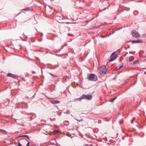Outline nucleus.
<instances>
[{
    "label": "nucleus",
    "mask_w": 146,
    "mask_h": 146,
    "mask_svg": "<svg viewBox=\"0 0 146 146\" xmlns=\"http://www.w3.org/2000/svg\"><path fill=\"white\" fill-rule=\"evenodd\" d=\"M92 95L83 94L80 97L75 100H79V101H80L81 100L83 99H86L88 100H92Z\"/></svg>",
    "instance_id": "f257e3e1"
},
{
    "label": "nucleus",
    "mask_w": 146,
    "mask_h": 146,
    "mask_svg": "<svg viewBox=\"0 0 146 146\" xmlns=\"http://www.w3.org/2000/svg\"><path fill=\"white\" fill-rule=\"evenodd\" d=\"M97 78V76L94 74H90L88 77V79L89 80L92 81H96Z\"/></svg>",
    "instance_id": "f03ea898"
},
{
    "label": "nucleus",
    "mask_w": 146,
    "mask_h": 146,
    "mask_svg": "<svg viewBox=\"0 0 146 146\" xmlns=\"http://www.w3.org/2000/svg\"><path fill=\"white\" fill-rule=\"evenodd\" d=\"M106 70L107 68L106 67L105 65H103L100 68L99 73L101 75H104L106 73Z\"/></svg>",
    "instance_id": "7ed1b4c3"
},
{
    "label": "nucleus",
    "mask_w": 146,
    "mask_h": 146,
    "mask_svg": "<svg viewBox=\"0 0 146 146\" xmlns=\"http://www.w3.org/2000/svg\"><path fill=\"white\" fill-rule=\"evenodd\" d=\"M131 33L133 36L134 37H139L140 36V35L139 33L135 30H132L131 31Z\"/></svg>",
    "instance_id": "20e7f679"
},
{
    "label": "nucleus",
    "mask_w": 146,
    "mask_h": 146,
    "mask_svg": "<svg viewBox=\"0 0 146 146\" xmlns=\"http://www.w3.org/2000/svg\"><path fill=\"white\" fill-rule=\"evenodd\" d=\"M116 51L112 53L111 56V58L109 61L111 62L115 60L117 57V55L115 54Z\"/></svg>",
    "instance_id": "39448f33"
},
{
    "label": "nucleus",
    "mask_w": 146,
    "mask_h": 146,
    "mask_svg": "<svg viewBox=\"0 0 146 146\" xmlns=\"http://www.w3.org/2000/svg\"><path fill=\"white\" fill-rule=\"evenodd\" d=\"M7 76L8 77L13 78L15 79L19 77V76L18 75L14 74L11 73H8L7 74Z\"/></svg>",
    "instance_id": "423d86ee"
},
{
    "label": "nucleus",
    "mask_w": 146,
    "mask_h": 146,
    "mask_svg": "<svg viewBox=\"0 0 146 146\" xmlns=\"http://www.w3.org/2000/svg\"><path fill=\"white\" fill-rule=\"evenodd\" d=\"M132 42V44H134V43H140L143 42V41L141 40L138 39V40H130L128 41H127V42Z\"/></svg>",
    "instance_id": "0eeeda50"
},
{
    "label": "nucleus",
    "mask_w": 146,
    "mask_h": 146,
    "mask_svg": "<svg viewBox=\"0 0 146 146\" xmlns=\"http://www.w3.org/2000/svg\"><path fill=\"white\" fill-rule=\"evenodd\" d=\"M50 102L52 104H56L60 103V101L58 100H52L50 101Z\"/></svg>",
    "instance_id": "6e6552de"
},
{
    "label": "nucleus",
    "mask_w": 146,
    "mask_h": 146,
    "mask_svg": "<svg viewBox=\"0 0 146 146\" xmlns=\"http://www.w3.org/2000/svg\"><path fill=\"white\" fill-rule=\"evenodd\" d=\"M134 59V58L133 56H131L129 58H127V60L129 62H132Z\"/></svg>",
    "instance_id": "1a4fd4ad"
},
{
    "label": "nucleus",
    "mask_w": 146,
    "mask_h": 146,
    "mask_svg": "<svg viewBox=\"0 0 146 146\" xmlns=\"http://www.w3.org/2000/svg\"><path fill=\"white\" fill-rule=\"evenodd\" d=\"M22 137H25L28 139H29V137L27 135H21L19 136H18L19 138Z\"/></svg>",
    "instance_id": "9d476101"
},
{
    "label": "nucleus",
    "mask_w": 146,
    "mask_h": 146,
    "mask_svg": "<svg viewBox=\"0 0 146 146\" xmlns=\"http://www.w3.org/2000/svg\"><path fill=\"white\" fill-rule=\"evenodd\" d=\"M0 131H1V133H2L3 135L6 134L7 133V132L4 130L0 129Z\"/></svg>",
    "instance_id": "9b49d317"
},
{
    "label": "nucleus",
    "mask_w": 146,
    "mask_h": 146,
    "mask_svg": "<svg viewBox=\"0 0 146 146\" xmlns=\"http://www.w3.org/2000/svg\"><path fill=\"white\" fill-rule=\"evenodd\" d=\"M116 98H117L116 97H115V98H113L110 99L109 100V101L111 102H113L114 101V100H115Z\"/></svg>",
    "instance_id": "f8f14e48"
},
{
    "label": "nucleus",
    "mask_w": 146,
    "mask_h": 146,
    "mask_svg": "<svg viewBox=\"0 0 146 146\" xmlns=\"http://www.w3.org/2000/svg\"><path fill=\"white\" fill-rule=\"evenodd\" d=\"M49 10H46V12H48L49 13H50V11L52 10L51 7H49L48 8Z\"/></svg>",
    "instance_id": "ddd939ff"
},
{
    "label": "nucleus",
    "mask_w": 146,
    "mask_h": 146,
    "mask_svg": "<svg viewBox=\"0 0 146 146\" xmlns=\"http://www.w3.org/2000/svg\"><path fill=\"white\" fill-rule=\"evenodd\" d=\"M139 62V60H136L134 61L133 62V64H137V63H138Z\"/></svg>",
    "instance_id": "4468645a"
},
{
    "label": "nucleus",
    "mask_w": 146,
    "mask_h": 146,
    "mask_svg": "<svg viewBox=\"0 0 146 146\" xmlns=\"http://www.w3.org/2000/svg\"><path fill=\"white\" fill-rule=\"evenodd\" d=\"M121 50L122 48H120L119 49L117 50V52H118L119 53L121 52Z\"/></svg>",
    "instance_id": "2eb2a0df"
},
{
    "label": "nucleus",
    "mask_w": 146,
    "mask_h": 146,
    "mask_svg": "<svg viewBox=\"0 0 146 146\" xmlns=\"http://www.w3.org/2000/svg\"><path fill=\"white\" fill-rule=\"evenodd\" d=\"M26 140V141H27L28 142V141L27 140V139H25V138H22L20 139H19V140H20H20Z\"/></svg>",
    "instance_id": "dca6fc26"
},
{
    "label": "nucleus",
    "mask_w": 146,
    "mask_h": 146,
    "mask_svg": "<svg viewBox=\"0 0 146 146\" xmlns=\"http://www.w3.org/2000/svg\"><path fill=\"white\" fill-rule=\"evenodd\" d=\"M49 74L51 75L52 76H53L54 77H57V76L56 75H54V74H52L51 73H50Z\"/></svg>",
    "instance_id": "f3484780"
},
{
    "label": "nucleus",
    "mask_w": 146,
    "mask_h": 146,
    "mask_svg": "<svg viewBox=\"0 0 146 146\" xmlns=\"http://www.w3.org/2000/svg\"><path fill=\"white\" fill-rule=\"evenodd\" d=\"M54 133V134H55L56 133H58V131L57 130H55L53 131Z\"/></svg>",
    "instance_id": "a211bd4d"
},
{
    "label": "nucleus",
    "mask_w": 146,
    "mask_h": 146,
    "mask_svg": "<svg viewBox=\"0 0 146 146\" xmlns=\"http://www.w3.org/2000/svg\"><path fill=\"white\" fill-rule=\"evenodd\" d=\"M123 65V63H122L121 64V66H119V68H121V67H122Z\"/></svg>",
    "instance_id": "6ab92c4d"
},
{
    "label": "nucleus",
    "mask_w": 146,
    "mask_h": 146,
    "mask_svg": "<svg viewBox=\"0 0 146 146\" xmlns=\"http://www.w3.org/2000/svg\"><path fill=\"white\" fill-rule=\"evenodd\" d=\"M30 143L28 141L26 146H29Z\"/></svg>",
    "instance_id": "aec40b11"
},
{
    "label": "nucleus",
    "mask_w": 146,
    "mask_h": 146,
    "mask_svg": "<svg viewBox=\"0 0 146 146\" xmlns=\"http://www.w3.org/2000/svg\"><path fill=\"white\" fill-rule=\"evenodd\" d=\"M120 68H119V67H116V70H118Z\"/></svg>",
    "instance_id": "412c9836"
},
{
    "label": "nucleus",
    "mask_w": 146,
    "mask_h": 146,
    "mask_svg": "<svg viewBox=\"0 0 146 146\" xmlns=\"http://www.w3.org/2000/svg\"><path fill=\"white\" fill-rule=\"evenodd\" d=\"M76 120L77 121H79V122L81 121H83V119H81L80 120H78V119H76Z\"/></svg>",
    "instance_id": "4be33fe9"
},
{
    "label": "nucleus",
    "mask_w": 146,
    "mask_h": 146,
    "mask_svg": "<svg viewBox=\"0 0 146 146\" xmlns=\"http://www.w3.org/2000/svg\"><path fill=\"white\" fill-rule=\"evenodd\" d=\"M18 145H19V146H23L19 142V143H18Z\"/></svg>",
    "instance_id": "5701e85b"
},
{
    "label": "nucleus",
    "mask_w": 146,
    "mask_h": 146,
    "mask_svg": "<svg viewBox=\"0 0 146 146\" xmlns=\"http://www.w3.org/2000/svg\"><path fill=\"white\" fill-rule=\"evenodd\" d=\"M32 114V113H26L25 114V115H31Z\"/></svg>",
    "instance_id": "b1692460"
},
{
    "label": "nucleus",
    "mask_w": 146,
    "mask_h": 146,
    "mask_svg": "<svg viewBox=\"0 0 146 146\" xmlns=\"http://www.w3.org/2000/svg\"><path fill=\"white\" fill-rule=\"evenodd\" d=\"M23 10L24 11H26L27 10V9H23Z\"/></svg>",
    "instance_id": "393cba45"
},
{
    "label": "nucleus",
    "mask_w": 146,
    "mask_h": 146,
    "mask_svg": "<svg viewBox=\"0 0 146 146\" xmlns=\"http://www.w3.org/2000/svg\"><path fill=\"white\" fill-rule=\"evenodd\" d=\"M63 23H64H64H67H67H69V22H63Z\"/></svg>",
    "instance_id": "a878e982"
},
{
    "label": "nucleus",
    "mask_w": 146,
    "mask_h": 146,
    "mask_svg": "<svg viewBox=\"0 0 146 146\" xmlns=\"http://www.w3.org/2000/svg\"><path fill=\"white\" fill-rule=\"evenodd\" d=\"M133 120H132L131 121V123L132 124L133 123Z\"/></svg>",
    "instance_id": "bb28decb"
},
{
    "label": "nucleus",
    "mask_w": 146,
    "mask_h": 146,
    "mask_svg": "<svg viewBox=\"0 0 146 146\" xmlns=\"http://www.w3.org/2000/svg\"><path fill=\"white\" fill-rule=\"evenodd\" d=\"M65 113L66 114H68L69 113V112H68V111L66 112Z\"/></svg>",
    "instance_id": "cd10ccee"
},
{
    "label": "nucleus",
    "mask_w": 146,
    "mask_h": 146,
    "mask_svg": "<svg viewBox=\"0 0 146 146\" xmlns=\"http://www.w3.org/2000/svg\"><path fill=\"white\" fill-rule=\"evenodd\" d=\"M35 73V72L33 71L32 72V73L33 74L34 73Z\"/></svg>",
    "instance_id": "c85d7f7f"
},
{
    "label": "nucleus",
    "mask_w": 146,
    "mask_h": 146,
    "mask_svg": "<svg viewBox=\"0 0 146 146\" xmlns=\"http://www.w3.org/2000/svg\"><path fill=\"white\" fill-rule=\"evenodd\" d=\"M84 145V146H88V144H85V145Z\"/></svg>",
    "instance_id": "c756f323"
},
{
    "label": "nucleus",
    "mask_w": 146,
    "mask_h": 146,
    "mask_svg": "<svg viewBox=\"0 0 146 146\" xmlns=\"http://www.w3.org/2000/svg\"><path fill=\"white\" fill-rule=\"evenodd\" d=\"M105 37V36H102V37L103 38H104Z\"/></svg>",
    "instance_id": "7c9ffc66"
},
{
    "label": "nucleus",
    "mask_w": 146,
    "mask_h": 146,
    "mask_svg": "<svg viewBox=\"0 0 146 146\" xmlns=\"http://www.w3.org/2000/svg\"><path fill=\"white\" fill-rule=\"evenodd\" d=\"M135 119V118H133L132 120H133V121Z\"/></svg>",
    "instance_id": "2f4dec72"
},
{
    "label": "nucleus",
    "mask_w": 146,
    "mask_h": 146,
    "mask_svg": "<svg viewBox=\"0 0 146 146\" xmlns=\"http://www.w3.org/2000/svg\"><path fill=\"white\" fill-rule=\"evenodd\" d=\"M144 58H146V54L144 56Z\"/></svg>",
    "instance_id": "473e14b6"
},
{
    "label": "nucleus",
    "mask_w": 146,
    "mask_h": 146,
    "mask_svg": "<svg viewBox=\"0 0 146 146\" xmlns=\"http://www.w3.org/2000/svg\"><path fill=\"white\" fill-rule=\"evenodd\" d=\"M68 35H71V34H70L68 33Z\"/></svg>",
    "instance_id": "72a5a7b5"
},
{
    "label": "nucleus",
    "mask_w": 146,
    "mask_h": 146,
    "mask_svg": "<svg viewBox=\"0 0 146 146\" xmlns=\"http://www.w3.org/2000/svg\"><path fill=\"white\" fill-rule=\"evenodd\" d=\"M130 48V46L129 45H128V48Z\"/></svg>",
    "instance_id": "f704fd0d"
},
{
    "label": "nucleus",
    "mask_w": 146,
    "mask_h": 146,
    "mask_svg": "<svg viewBox=\"0 0 146 146\" xmlns=\"http://www.w3.org/2000/svg\"><path fill=\"white\" fill-rule=\"evenodd\" d=\"M106 8H105L104 9V10H105L106 9Z\"/></svg>",
    "instance_id": "c9c22d12"
},
{
    "label": "nucleus",
    "mask_w": 146,
    "mask_h": 146,
    "mask_svg": "<svg viewBox=\"0 0 146 146\" xmlns=\"http://www.w3.org/2000/svg\"><path fill=\"white\" fill-rule=\"evenodd\" d=\"M115 77L113 79H115Z\"/></svg>",
    "instance_id": "e433bc0d"
},
{
    "label": "nucleus",
    "mask_w": 146,
    "mask_h": 146,
    "mask_svg": "<svg viewBox=\"0 0 146 146\" xmlns=\"http://www.w3.org/2000/svg\"><path fill=\"white\" fill-rule=\"evenodd\" d=\"M102 26V25H100L99 26H100H100Z\"/></svg>",
    "instance_id": "4c0bfd02"
},
{
    "label": "nucleus",
    "mask_w": 146,
    "mask_h": 146,
    "mask_svg": "<svg viewBox=\"0 0 146 146\" xmlns=\"http://www.w3.org/2000/svg\"><path fill=\"white\" fill-rule=\"evenodd\" d=\"M86 45V44H85V45H84V46H85Z\"/></svg>",
    "instance_id": "58836bf2"
}]
</instances>
